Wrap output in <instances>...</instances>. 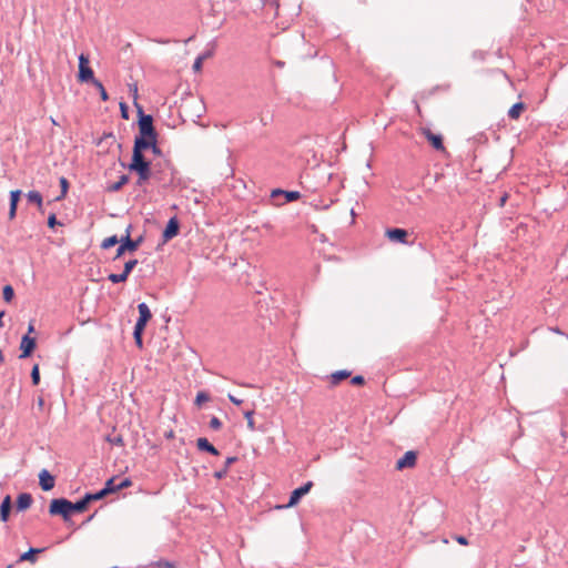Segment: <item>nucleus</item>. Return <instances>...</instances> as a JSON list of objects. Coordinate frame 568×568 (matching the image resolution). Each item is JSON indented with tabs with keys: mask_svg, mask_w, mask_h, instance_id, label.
Returning <instances> with one entry per match:
<instances>
[{
	"mask_svg": "<svg viewBox=\"0 0 568 568\" xmlns=\"http://www.w3.org/2000/svg\"><path fill=\"white\" fill-rule=\"evenodd\" d=\"M131 225L128 226L126 231H125V235L122 236L120 239V245L119 247L116 248V254L114 256V260L121 257L125 251H129V252H134L139 248V246L142 244L143 242V237L140 236L135 240H132L131 236H130V233H131Z\"/></svg>",
	"mask_w": 568,
	"mask_h": 568,
	"instance_id": "f257e3e1",
	"label": "nucleus"
},
{
	"mask_svg": "<svg viewBox=\"0 0 568 568\" xmlns=\"http://www.w3.org/2000/svg\"><path fill=\"white\" fill-rule=\"evenodd\" d=\"M50 515H60L68 520L71 515V501L65 498L52 499L49 507Z\"/></svg>",
	"mask_w": 568,
	"mask_h": 568,
	"instance_id": "f03ea898",
	"label": "nucleus"
},
{
	"mask_svg": "<svg viewBox=\"0 0 568 568\" xmlns=\"http://www.w3.org/2000/svg\"><path fill=\"white\" fill-rule=\"evenodd\" d=\"M78 79L80 82H91L93 83L94 80V73L93 70L89 67V58L81 53L79 55V73Z\"/></svg>",
	"mask_w": 568,
	"mask_h": 568,
	"instance_id": "7ed1b4c3",
	"label": "nucleus"
},
{
	"mask_svg": "<svg viewBox=\"0 0 568 568\" xmlns=\"http://www.w3.org/2000/svg\"><path fill=\"white\" fill-rule=\"evenodd\" d=\"M140 119H139V129H140V135H144L148 138L155 136L156 132L153 126V118L150 114H144L142 110L139 111Z\"/></svg>",
	"mask_w": 568,
	"mask_h": 568,
	"instance_id": "20e7f679",
	"label": "nucleus"
},
{
	"mask_svg": "<svg viewBox=\"0 0 568 568\" xmlns=\"http://www.w3.org/2000/svg\"><path fill=\"white\" fill-rule=\"evenodd\" d=\"M313 487V483L312 481H307L305 483L303 486L294 489L292 493H291V496H290V500L287 503V505L285 506H278V508H288V507H293L294 505H296L300 499L306 495L311 488Z\"/></svg>",
	"mask_w": 568,
	"mask_h": 568,
	"instance_id": "39448f33",
	"label": "nucleus"
},
{
	"mask_svg": "<svg viewBox=\"0 0 568 568\" xmlns=\"http://www.w3.org/2000/svg\"><path fill=\"white\" fill-rule=\"evenodd\" d=\"M36 348V338L30 337L28 334L23 335L20 343V358H27Z\"/></svg>",
	"mask_w": 568,
	"mask_h": 568,
	"instance_id": "423d86ee",
	"label": "nucleus"
},
{
	"mask_svg": "<svg viewBox=\"0 0 568 568\" xmlns=\"http://www.w3.org/2000/svg\"><path fill=\"white\" fill-rule=\"evenodd\" d=\"M132 171L139 175L138 185H143L151 178V163L146 161L143 164H139Z\"/></svg>",
	"mask_w": 568,
	"mask_h": 568,
	"instance_id": "0eeeda50",
	"label": "nucleus"
},
{
	"mask_svg": "<svg viewBox=\"0 0 568 568\" xmlns=\"http://www.w3.org/2000/svg\"><path fill=\"white\" fill-rule=\"evenodd\" d=\"M417 455L413 450L406 452L403 457L396 462V468L402 470L407 467H413L416 464Z\"/></svg>",
	"mask_w": 568,
	"mask_h": 568,
	"instance_id": "6e6552de",
	"label": "nucleus"
},
{
	"mask_svg": "<svg viewBox=\"0 0 568 568\" xmlns=\"http://www.w3.org/2000/svg\"><path fill=\"white\" fill-rule=\"evenodd\" d=\"M407 231L404 229H388L386 231V236L393 241L400 244H407Z\"/></svg>",
	"mask_w": 568,
	"mask_h": 568,
	"instance_id": "1a4fd4ad",
	"label": "nucleus"
},
{
	"mask_svg": "<svg viewBox=\"0 0 568 568\" xmlns=\"http://www.w3.org/2000/svg\"><path fill=\"white\" fill-rule=\"evenodd\" d=\"M179 227H180V225H179L176 217L170 219L164 231H163V234H162L163 239L165 241H169V240L173 239L174 236H176L179 233Z\"/></svg>",
	"mask_w": 568,
	"mask_h": 568,
	"instance_id": "9d476101",
	"label": "nucleus"
},
{
	"mask_svg": "<svg viewBox=\"0 0 568 568\" xmlns=\"http://www.w3.org/2000/svg\"><path fill=\"white\" fill-rule=\"evenodd\" d=\"M39 480L40 486L44 491L51 490L55 484L54 477L47 469L41 470L39 474Z\"/></svg>",
	"mask_w": 568,
	"mask_h": 568,
	"instance_id": "9b49d317",
	"label": "nucleus"
},
{
	"mask_svg": "<svg viewBox=\"0 0 568 568\" xmlns=\"http://www.w3.org/2000/svg\"><path fill=\"white\" fill-rule=\"evenodd\" d=\"M154 138L155 136H152V138H148V136H144V135H139L135 138L134 140V146H133V150L134 151H139V152H143V150H146L151 146V144H154Z\"/></svg>",
	"mask_w": 568,
	"mask_h": 568,
	"instance_id": "f8f14e48",
	"label": "nucleus"
},
{
	"mask_svg": "<svg viewBox=\"0 0 568 568\" xmlns=\"http://www.w3.org/2000/svg\"><path fill=\"white\" fill-rule=\"evenodd\" d=\"M280 195H283L285 196V202H293V201H296L301 197V193L298 191H284V190H281V189H276V190H273L272 191V194L271 196L273 199L280 196Z\"/></svg>",
	"mask_w": 568,
	"mask_h": 568,
	"instance_id": "ddd939ff",
	"label": "nucleus"
},
{
	"mask_svg": "<svg viewBox=\"0 0 568 568\" xmlns=\"http://www.w3.org/2000/svg\"><path fill=\"white\" fill-rule=\"evenodd\" d=\"M20 196H21V191L20 190H13L10 192V209H9V217L10 220L14 219L16 214H17V206H18V202L20 200Z\"/></svg>",
	"mask_w": 568,
	"mask_h": 568,
	"instance_id": "4468645a",
	"label": "nucleus"
},
{
	"mask_svg": "<svg viewBox=\"0 0 568 568\" xmlns=\"http://www.w3.org/2000/svg\"><path fill=\"white\" fill-rule=\"evenodd\" d=\"M196 446L199 450L206 452L214 456L219 455V450L205 437L197 438Z\"/></svg>",
	"mask_w": 568,
	"mask_h": 568,
	"instance_id": "2eb2a0df",
	"label": "nucleus"
},
{
	"mask_svg": "<svg viewBox=\"0 0 568 568\" xmlns=\"http://www.w3.org/2000/svg\"><path fill=\"white\" fill-rule=\"evenodd\" d=\"M32 504V496L29 493H21L17 498V510L22 511L28 509Z\"/></svg>",
	"mask_w": 568,
	"mask_h": 568,
	"instance_id": "dca6fc26",
	"label": "nucleus"
},
{
	"mask_svg": "<svg viewBox=\"0 0 568 568\" xmlns=\"http://www.w3.org/2000/svg\"><path fill=\"white\" fill-rule=\"evenodd\" d=\"M425 134L435 150H444L443 139L439 134H434L430 130L425 131Z\"/></svg>",
	"mask_w": 568,
	"mask_h": 568,
	"instance_id": "f3484780",
	"label": "nucleus"
},
{
	"mask_svg": "<svg viewBox=\"0 0 568 568\" xmlns=\"http://www.w3.org/2000/svg\"><path fill=\"white\" fill-rule=\"evenodd\" d=\"M10 510H11V498L8 495L4 497V499L2 500L1 506H0V519L3 523L8 521Z\"/></svg>",
	"mask_w": 568,
	"mask_h": 568,
	"instance_id": "a211bd4d",
	"label": "nucleus"
},
{
	"mask_svg": "<svg viewBox=\"0 0 568 568\" xmlns=\"http://www.w3.org/2000/svg\"><path fill=\"white\" fill-rule=\"evenodd\" d=\"M144 162H146V160L144 159L143 153H141V152H139V151H134V150H133V153H132V161H131V163L128 165V169L131 171V170H133L134 168H136L139 164H143Z\"/></svg>",
	"mask_w": 568,
	"mask_h": 568,
	"instance_id": "6ab92c4d",
	"label": "nucleus"
},
{
	"mask_svg": "<svg viewBox=\"0 0 568 568\" xmlns=\"http://www.w3.org/2000/svg\"><path fill=\"white\" fill-rule=\"evenodd\" d=\"M138 310H139V320L149 322L150 318L152 317V314H151V311H150L149 306L146 305V303H144V302L140 303L138 305Z\"/></svg>",
	"mask_w": 568,
	"mask_h": 568,
	"instance_id": "aec40b11",
	"label": "nucleus"
},
{
	"mask_svg": "<svg viewBox=\"0 0 568 568\" xmlns=\"http://www.w3.org/2000/svg\"><path fill=\"white\" fill-rule=\"evenodd\" d=\"M524 109L525 104L523 102H517L508 110V116L514 120L518 119Z\"/></svg>",
	"mask_w": 568,
	"mask_h": 568,
	"instance_id": "412c9836",
	"label": "nucleus"
},
{
	"mask_svg": "<svg viewBox=\"0 0 568 568\" xmlns=\"http://www.w3.org/2000/svg\"><path fill=\"white\" fill-rule=\"evenodd\" d=\"M351 376V372L346 369L337 371L331 375L332 384L336 385L341 381Z\"/></svg>",
	"mask_w": 568,
	"mask_h": 568,
	"instance_id": "4be33fe9",
	"label": "nucleus"
},
{
	"mask_svg": "<svg viewBox=\"0 0 568 568\" xmlns=\"http://www.w3.org/2000/svg\"><path fill=\"white\" fill-rule=\"evenodd\" d=\"M88 499H85V497H83L82 499L75 501V503H72L71 501V513L72 511H75V513H82L87 509L88 507Z\"/></svg>",
	"mask_w": 568,
	"mask_h": 568,
	"instance_id": "5701e85b",
	"label": "nucleus"
},
{
	"mask_svg": "<svg viewBox=\"0 0 568 568\" xmlns=\"http://www.w3.org/2000/svg\"><path fill=\"white\" fill-rule=\"evenodd\" d=\"M129 182V176L123 174L120 176L119 181L109 185L108 186V191L110 192H116L119 191L124 184H126Z\"/></svg>",
	"mask_w": 568,
	"mask_h": 568,
	"instance_id": "b1692460",
	"label": "nucleus"
},
{
	"mask_svg": "<svg viewBox=\"0 0 568 568\" xmlns=\"http://www.w3.org/2000/svg\"><path fill=\"white\" fill-rule=\"evenodd\" d=\"M27 199L29 202L37 204L38 206H42V195L38 191H29L27 193Z\"/></svg>",
	"mask_w": 568,
	"mask_h": 568,
	"instance_id": "393cba45",
	"label": "nucleus"
},
{
	"mask_svg": "<svg viewBox=\"0 0 568 568\" xmlns=\"http://www.w3.org/2000/svg\"><path fill=\"white\" fill-rule=\"evenodd\" d=\"M97 90L99 91L100 93V97H101V100L102 101H108L109 100V94L104 88V85L102 84V82L100 80H94V82L92 83Z\"/></svg>",
	"mask_w": 568,
	"mask_h": 568,
	"instance_id": "a878e982",
	"label": "nucleus"
},
{
	"mask_svg": "<svg viewBox=\"0 0 568 568\" xmlns=\"http://www.w3.org/2000/svg\"><path fill=\"white\" fill-rule=\"evenodd\" d=\"M40 551H41L40 549L30 548L28 551L23 552V554L20 556V560H21V561H24V560L34 561V560H36V555H37L38 552H40Z\"/></svg>",
	"mask_w": 568,
	"mask_h": 568,
	"instance_id": "bb28decb",
	"label": "nucleus"
},
{
	"mask_svg": "<svg viewBox=\"0 0 568 568\" xmlns=\"http://www.w3.org/2000/svg\"><path fill=\"white\" fill-rule=\"evenodd\" d=\"M120 244V239L116 235L109 236L103 240L101 247L102 248H110L114 246L115 244Z\"/></svg>",
	"mask_w": 568,
	"mask_h": 568,
	"instance_id": "cd10ccee",
	"label": "nucleus"
},
{
	"mask_svg": "<svg viewBox=\"0 0 568 568\" xmlns=\"http://www.w3.org/2000/svg\"><path fill=\"white\" fill-rule=\"evenodd\" d=\"M253 415H254V410H246L244 412V417L247 422V428L251 430V432H255L256 430V427H255V422H254V418H253Z\"/></svg>",
	"mask_w": 568,
	"mask_h": 568,
	"instance_id": "c85d7f7f",
	"label": "nucleus"
},
{
	"mask_svg": "<svg viewBox=\"0 0 568 568\" xmlns=\"http://www.w3.org/2000/svg\"><path fill=\"white\" fill-rule=\"evenodd\" d=\"M116 485L115 484V478H110L106 480L104 487L102 488V490L104 491L105 495L108 494H111V493H115L116 491Z\"/></svg>",
	"mask_w": 568,
	"mask_h": 568,
	"instance_id": "c756f323",
	"label": "nucleus"
},
{
	"mask_svg": "<svg viewBox=\"0 0 568 568\" xmlns=\"http://www.w3.org/2000/svg\"><path fill=\"white\" fill-rule=\"evenodd\" d=\"M128 275H125L123 272L120 274L111 273L108 276V280L111 281L114 284L125 282L128 280Z\"/></svg>",
	"mask_w": 568,
	"mask_h": 568,
	"instance_id": "7c9ffc66",
	"label": "nucleus"
},
{
	"mask_svg": "<svg viewBox=\"0 0 568 568\" xmlns=\"http://www.w3.org/2000/svg\"><path fill=\"white\" fill-rule=\"evenodd\" d=\"M150 566L151 567H156V568H175V564L174 562L169 561V560H164V559L154 561Z\"/></svg>",
	"mask_w": 568,
	"mask_h": 568,
	"instance_id": "2f4dec72",
	"label": "nucleus"
},
{
	"mask_svg": "<svg viewBox=\"0 0 568 568\" xmlns=\"http://www.w3.org/2000/svg\"><path fill=\"white\" fill-rule=\"evenodd\" d=\"M3 300L10 302L14 296V291L11 285H6L2 291Z\"/></svg>",
	"mask_w": 568,
	"mask_h": 568,
	"instance_id": "473e14b6",
	"label": "nucleus"
},
{
	"mask_svg": "<svg viewBox=\"0 0 568 568\" xmlns=\"http://www.w3.org/2000/svg\"><path fill=\"white\" fill-rule=\"evenodd\" d=\"M138 265V260L135 258H132L130 261H128L125 264H124V268H123V273L125 275H130V273L133 271V268Z\"/></svg>",
	"mask_w": 568,
	"mask_h": 568,
	"instance_id": "72a5a7b5",
	"label": "nucleus"
},
{
	"mask_svg": "<svg viewBox=\"0 0 568 568\" xmlns=\"http://www.w3.org/2000/svg\"><path fill=\"white\" fill-rule=\"evenodd\" d=\"M104 496H106V495L104 494V491L102 489L94 494L88 493L84 495L85 499H88V503H90L92 500H99V499L103 498Z\"/></svg>",
	"mask_w": 568,
	"mask_h": 568,
	"instance_id": "f704fd0d",
	"label": "nucleus"
},
{
	"mask_svg": "<svg viewBox=\"0 0 568 568\" xmlns=\"http://www.w3.org/2000/svg\"><path fill=\"white\" fill-rule=\"evenodd\" d=\"M31 381L33 385H38L40 383V372L39 366L34 365L31 371Z\"/></svg>",
	"mask_w": 568,
	"mask_h": 568,
	"instance_id": "c9c22d12",
	"label": "nucleus"
},
{
	"mask_svg": "<svg viewBox=\"0 0 568 568\" xmlns=\"http://www.w3.org/2000/svg\"><path fill=\"white\" fill-rule=\"evenodd\" d=\"M143 331H135L133 329V338L136 344V346L141 349L143 347V339H142Z\"/></svg>",
	"mask_w": 568,
	"mask_h": 568,
	"instance_id": "e433bc0d",
	"label": "nucleus"
},
{
	"mask_svg": "<svg viewBox=\"0 0 568 568\" xmlns=\"http://www.w3.org/2000/svg\"><path fill=\"white\" fill-rule=\"evenodd\" d=\"M209 55H210V53H205V54L199 55V57L195 59L194 63H193V69H194L195 71L201 70V68H202V63H203V60H204L205 58H207Z\"/></svg>",
	"mask_w": 568,
	"mask_h": 568,
	"instance_id": "4c0bfd02",
	"label": "nucleus"
},
{
	"mask_svg": "<svg viewBox=\"0 0 568 568\" xmlns=\"http://www.w3.org/2000/svg\"><path fill=\"white\" fill-rule=\"evenodd\" d=\"M209 425H210V428H212L213 430H220L222 428V422L216 416H213L210 419Z\"/></svg>",
	"mask_w": 568,
	"mask_h": 568,
	"instance_id": "58836bf2",
	"label": "nucleus"
},
{
	"mask_svg": "<svg viewBox=\"0 0 568 568\" xmlns=\"http://www.w3.org/2000/svg\"><path fill=\"white\" fill-rule=\"evenodd\" d=\"M210 399L209 395L205 392H199L195 397V404L201 405L204 402Z\"/></svg>",
	"mask_w": 568,
	"mask_h": 568,
	"instance_id": "ea45409f",
	"label": "nucleus"
},
{
	"mask_svg": "<svg viewBox=\"0 0 568 568\" xmlns=\"http://www.w3.org/2000/svg\"><path fill=\"white\" fill-rule=\"evenodd\" d=\"M227 473H229V470L223 467V468L214 471V477L220 480V479L225 478Z\"/></svg>",
	"mask_w": 568,
	"mask_h": 568,
	"instance_id": "a19ab883",
	"label": "nucleus"
},
{
	"mask_svg": "<svg viewBox=\"0 0 568 568\" xmlns=\"http://www.w3.org/2000/svg\"><path fill=\"white\" fill-rule=\"evenodd\" d=\"M57 224H59L57 216L54 213L50 214L48 217V226L53 229Z\"/></svg>",
	"mask_w": 568,
	"mask_h": 568,
	"instance_id": "79ce46f5",
	"label": "nucleus"
},
{
	"mask_svg": "<svg viewBox=\"0 0 568 568\" xmlns=\"http://www.w3.org/2000/svg\"><path fill=\"white\" fill-rule=\"evenodd\" d=\"M146 323L145 321L143 320H139L136 321L135 325H134V329L135 331H144L145 326H146Z\"/></svg>",
	"mask_w": 568,
	"mask_h": 568,
	"instance_id": "37998d69",
	"label": "nucleus"
},
{
	"mask_svg": "<svg viewBox=\"0 0 568 568\" xmlns=\"http://www.w3.org/2000/svg\"><path fill=\"white\" fill-rule=\"evenodd\" d=\"M353 385H362L364 384V377L362 375H356L351 379Z\"/></svg>",
	"mask_w": 568,
	"mask_h": 568,
	"instance_id": "c03bdc74",
	"label": "nucleus"
},
{
	"mask_svg": "<svg viewBox=\"0 0 568 568\" xmlns=\"http://www.w3.org/2000/svg\"><path fill=\"white\" fill-rule=\"evenodd\" d=\"M108 440L114 445H118V446H121L123 445V439L121 436H118V437H114V438H110L108 437Z\"/></svg>",
	"mask_w": 568,
	"mask_h": 568,
	"instance_id": "a18cd8bd",
	"label": "nucleus"
},
{
	"mask_svg": "<svg viewBox=\"0 0 568 568\" xmlns=\"http://www.w3.org/2000/svg\"><path fill=\"white\" fill-rule=\"evenodd\" d=\"M236 460H237V457H235V456L227 457L225 460V464H224V468H226L229 470L230 466L233 463H235Z\"/></svg>",
	"mask_w": 568,
	"mask_h": 568,
	"instance_id": "49530a36",
	"label": "nucleus"
},
{
	"mask_svg": "<svg viewBox=\"0 0 568 568\" xmlns=\"http://www.w3.org/2000/svg\"><path fill=\"white\" fill-rule=\"evenodd\" d=\"M131 485L130 479L125 478L116 485V491Z\"/></svg>",
	"mask_w": 568,
	"mask_h": 568,
	"instance_id": "de8ad7c7",
	"label": "nucleus"
},
{
	"mask_svg": "<svg viewBox=\"0 0 568 568\" xmlns=\"http://www.w3.org/2000/svg\"><path fill=\"white\" fill-rule=\"evenodd\" d=\"M455 540L459 544V545H463V546H467L468 545V539L465 537V536H456L455 537Z\"/></svg>",
	"mask_w": 568,
	"mask_h": 568,
	"instance_id": "09e8293b",
	"label": "nucleus"
},
{
	"mask_svg": "<svg viewBox=\"0 0 568 568\" xmlns=\"http://www.w3.org/2000/svg\"><path fill=\"white\" fill-rule=\"evenodd\" d=\"M151 150L154 154H161V150L160 148L158 146V143H156V138H154V144H151Z\"/></svg>",
	"mask_w": 568,
	"mask_h": 568,
	"instance_id": "8fccbe9b",
	"label": "nucleus"
},
{
	"mask_svg": "<svg viewBox=\"0 0 568 568\" xmlns=\"http://www.w3.org/2000/svg\"><path fill=\"white\" fill-rule=\"evenodd\" d=\"M60 184H61V187H62V192L64 194L67 192L68 185H69L67 179L65 178H61L60 179Z\"/></svg>",
	"mask_w": 568,
	"mask_h": 568,
	"instance_id": "3c124183",
	"label": "nucleus"
},
{
	"mask_svg": "<svg viewBox=\"0 0 568 568\" xmlns=\"http://www.w3.org/2000/svg\"><path fill=\"white\" fill-rule=\"evenodd\" d=\"M229 399L231 403H233L234 405H241L242 404V399L233 396L232 394H229Z\"/></svg>",
	"mask_w": 568,
	"mask_h": 568,
	"instance_id": "603ef678",
	"label": "nucleus"
},
{
	"mask_svg": "<svg viewBox=\"0 0 568 568\" xmlns=\"http://www.w3.org/2000/svg\"><path fill=\"white\" fill-rule=\"evenodd\" d=\"M120 108H121L122 116L124 119H128V108H126L125 103H121Z\"/></svg>",
	"mask_w": 568,
	"mask_h": 568,
	"instance_id": "864d4df0",
	"label": "nucleus"
},
{
	"mask_svg": "<svg viewBox=\"0 0 568 568\" xmlns=\"http://www.w3.org/2000/svg\"><path fill=\"white\" fill-rule=\"evenodd\" d=\"M549 329L552 332V333H556V334H559V335H565L566 338L568 339V335H566L559 327H549Z\"/></svg>",
	"mask_w": 568,
	"mask_h": 568,
	"instance_id": "5fc2aeb1",
	"label": "nucleus"
},
{
	"mask_svg": "<svg viewBox=\"0 0 568 568\" xmlns=\"http://www.w3.org/2000/svg\"><path fill=\"white\" fill-rule=\"evenodd\" d=\"M33 332H34V325H33V322H30L29 326H28V333L27 334L30 336V334L33 333Z\"/></svg>",
	"mask_w": 568,
	"mask_h": 568,
	"instance_id": "6e6d98bb",
	"label": "nucleus"
},
{
	"mask_svg": "<svg viewBox=\"0 0 568 568\" xmlns=\"http://www.w3.org/2000/svg\"><path fill=\"white\" fill-rule=\"evenodd\" d=\"M3 316H4V311H0V327L3 326V322H2Z\"/></svg>",
	"mask_w": 568,
	"mask_h": 568,
	"instance_id": "4d7b16f0",
	"label": "nucleus"
},
{
	"mask_svg": "<svg viewBox=\"0 0 568 568\" xmlns=\"http://www.w3.org/2000/svg\"><path fill=\"white\" fill-rule=\"evenodd\" d=\"M43 404H44V399H43L42 397H39V398H38V405H39V407H42V406H43Z\"/></svg>",
	"mask_w": 568,
	"mask_h": 568,
	"instance_id": "13d9d810",
	"label": "nucleus"
},
{
	"mask_svg": "<svg viewBox=\"0 0 568 568\" xmlns=\"http://www.w3.org/2000/svg\"><path fill=\"white\" fill-rule=\"evenodd\" d=\"M4 362V356L2 351L0 349V364Z\"/></svg>",
	"mask_w": 568,
	"mask_h": 568,
	"instance_id": "bf43d9fd",
	"label": "nucleus"
},
{
	"mask_svg": "<svg viewBox=\"0 0 568 568\" xmlns=\"http://www.w3.org/2000/svg\"><path fill=\"white\" fill-rule=\"evenodd\" d=\"M51 122H52V124H54V125H57V124H58V123H57V121H55L53 118H51Z\"/></svg>",
	"mask_w": 568,
	"mask_h": 568,
	"instance_id": "052dcab7",
	"label": "nucleus"
},
{
	"mask_svg": "<svg viewBox=\"0 0 568 568\" xmlns=\"http://www.w3.org/2000/svg\"><path fill=\"white\" fill-rule=\"evenodd\" d=\"M506 201V196L501 197V204Z\"/></svg>",
	"mask_w": 568,
	"mask_h": 568,
	"instance_id": "680f3d73",
	"label": "nucleus"
},
{
	"mask_svg": "<svg viewBox=\"0 0 568 568\" xmlns=\"http://www.w3.org/2000/svg\"><path fill=\"white\" fill-rule=\"evenodd\" d=\"M113 568H116V567H113Z\"/></svg>",
	"mask_w": 568,
	"mask_h": 568,
	"instance_id": "e2e57ef3",
	"label": "nucleus"
}]
</instances>
